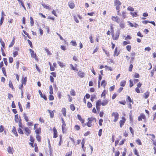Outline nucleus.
Wrapping results in <instances>:
<instances>
[{"instance_id": "dca6fc26", "label": "nucleus", "mask_w": 156, "mask_h": 156, "mask_svg": "<svg viewBox=\"0 0 156 156\" xmlns=\"http://www.w3.org/2000/svg\"><path fill=\"white\" fill-rule=\"evenodd\" d=\"M12 132L16 136H18L17 132L16 131V129L14 126L13 127Z\"/></svg>"}, {"instance_id": "ea45409f", "label": "nucleus", "mask_w": 156, "mask_h": 156, "mask_svg": "<svg viewBox=\"0 0 156 156\" xmlns=\"http://www.w3.org/2000/svg\"><path fill=\"white\" fill-rule=\"evenodd\" d=\"M70 109L72 111H74L75 109V106L73 104H71L70 105Z\"/></svg>"}, {"instance_id": "2f4dec72", "label": "nucleus", "mask_w": 156, "mask_h": 156, "mask_svg": "<svg viewBox=\"0 0 156 156\" xmlns=\"http://www.w3.org/2000/svg\"><path fill=\"white\" fill-rule=\"evenodd\" d=\"M130 14L133 16L136 17V16H138V15L137 13V12H131Z\"/></svg>"}, {"instance_id": "c9c22d12", "label": "nucleus", "mask_w": 156, "mask_h": 156, "mask_svg": "<svg viewBox=\"0 0 156 156\" xmlns=\"http://www.w3.org/2000/svg\"><path fill=\"white\" fill-rule=\"evenodd\" d=\"M126 84V81L123 80L120 83V86L122 87H124Z\"/></svg>"}, {"instance_id": "e433bc0d", "label": "nucleus", "mask_w": 156, "mask_h": 156, "mask_svg": "<svg viewBox=\"0 0 156 156\" xmlns=\"http://www.w3.org/2000/svg\"><path fill=\"white\" fill-rule=\"evenodd\" d=\"M106 85V83L105 80H103L101 83V85L105 87Z\"/></svg>"}, {"instance_id": "5701e85b", "label": "nucleus", "mask_w": 156, "mask_h": 156, "mask_svg": "<svg viewBox=\"0 0 156 156\" xmlns=\"http://www.w3.org/2000/svg\"><path fill=\"white\" fill-rule=\"evenodd\" d=\"M48 111L49 112L50 115V116L52 118L54 116V113L52 111H51L49 110H48Z\"/></svg>"}, {"instance_id": "2eb2a0df", "label": "nucleus", "mask_w": 156, "mask_h": 156, "mask_svg": "<svg viewBox=\"0 0 156 156\" xmlns=\"http://www.w3.org/2000/svg\"><path fill=\"white\" fill-rule=\"evenodd\" d=\"M15 120L16 122H18L20 121V120H21L19 118V115L18 114L15 115Z\"/></svg>"}, {"instance_id": "c756f323", "label": "nucleus", "mask_w": 156, "mask_h": 156, "mask_svg": "<svg viewBox=\"0 0 156 156\" xmlns=\"http://www.w3.org/2000/svg\"><path fill=\"white\" fill-rule=\"evenodd\" d=\"M126 49L129 51H130L131 50V46L130 45H127L126 47Z\"/></svg>"}, {"instance_id": "9d476101", "label": "nucleus", "mask_w": 156, "mask_h": 156, "mask_svg": "<svg viewBox=\"0 0 156 156\" xmlns=\"http://www.w3.org/2000/svg\"><path fill=\"white\" fill-rule=\"evenodd\" d=\"M109 101L108 100L106 99L103 100L101 103V105L103 106L106 105L108 104Z\"/></svg>"}, {"instance_id": "a18cd8bd", "label": "nucleus", "mask_w": 156, "mask_h": 156, "mask_svg": "<svg viewBox=\"0 0 156 156\" xmlns=\"http://www.w3.org/2000/svg\"><path fill=\"white\" fill-rule=\"evenodd\" d=\"M70 94L74 96L75 95V92L74 90H71L70 91Z\"/></svg>"}, {"instance_id": "052dcab7", "label": "nucleus", "mask_w": 156, "mask_h": 156, "mask_svg": "<svg viewBox=\"0 0 156 156\" xmlns=\"http://www.w3.org/2000/svg\"><path fill=\"white\" fill-rule=\"evenodd\" d=\"M27 41L28 42V44L30 45V47L32 48V42L29 39L27 40Z\"/></svg>"}, {"instance_id": "8fccbe9b", "label": "nucleus", "mask_w": 156, "mask_h": 156, "mask_svg": "<svg viewBox=\"0 0 156 156\" xmlns=\"http://www.w3.org/2000/svg\"><path fill=\"white\" fill-rule=\"evenodd\" d=\"M4 20V17H1V20H0V25H2V23H3V22Z\"/></svg>"}, {"instance_id": "412c9836", "label": "nucleus", "mask_w": 156, "mask_h": 156, "mask_svg": "<svg viewBox=\"0 0 156 156\" xmlns=\"http://www.w3.org/2000/svg\"><path fill=\"white\" fill-rule=\"evenodd\" d=\"M114 3L116 5H121V3L118 0H115Z\"/></svg>"}, {"instance_id": "393cba45", "label": "nucleus", "mask_w": 156, "mask_h": 156, "mask_svg": "<svg viewBox=\"0 0 156 156\" xmlns=\"http://www.w3.org/2000/svg\"><path fill=\"white\" fill-rule=\"evenodd\" d=\"M49 153L50 156H51L53 152V150L51 149V145L50 144H49Z\"/></svg>"}, {"instance_id": "e2e57ef3", "label": "nucleus", "mask_w": 156, "mask_h": 156, "mask_svg": "<svg viewBox=\"0 0 156 156\" xmlns=\"http://www.w3.org/2000/svg\"><path fill=\"white\" fill-rule=\"evenodd\" d=\"M122 16L123 19H125L126 17V12L124 11L122 12Z\"/></svg>"}, {"instance_id": "aec40b11", "label": "nucleus", "mask_w": 156, "mask_h": 156, "mask_svg": "<svg viewBox=\"0 0 156 156\" xmlns=\"http://www.w3.org/2000/svg\"><path fill=\"white\" fill-rule=\"evenodd\" d=\"M101 100H98L96 103V107H99L101 105Z\"/></svg>"}, {"instance_id": "a211bd4d", "label": "nucleus", "mask_w": 156, "mask_h": 156, "mask_svg": "<svg viewBox=\"0 0 156 156\" xmlns=\"http://www.w3.org/2000/svg\"><path fill=\"white\" fill-rule=\"evenodd\" d=\"M150 93L148 91H147L144 94L143 96L146 99L148 98L149 95Z\"/></svg>"}, {"instance_id": "49530a36", "label": "nucleus", "mask_w": 156, "mask_h": 156, "mask_svg": "<svg viewBox=\"0 0 156 156\" xmlns=\"http://www.w3.org/2000/svg\"><path fill=\"white\" fill-rule=\"evenodd\" d=\"M117 47H116L115 49V51H114V55L115 56L116 55V56H118V54H117Z\"/></svg>"}, {"instance_id": "680f3d73", "label": "nucleus", "mask_w": 156, "mask_h": 156, "mask_svg": "<svg viewBox=\"0 0 156 156\" xmlns=\"http://www.w3.org/2000/svg\"><path fill=\"white\" fill-rule=\"evenodd\" d=\"M50 81L52 83L54 82V78H53V77L52 76H50Z\"/></svg>"}, {"instance_id": "5fc2aeb1", "label": "nucleus", "mask_w": 156, "mask_h": 156, "mask_svg": "<svg viewBox=\"0 0 156 156\" xmlns=\"http://www.w3.org/2000/svg\"><path fill=\"white\" fill-rule=\"evenodd\" d=\"M14 44V39H13L12 41V42H11V44L9 45V47H12L13 45Z\"/></svg>"}, {"instance_id": "0eeeda50", "label": "nucleus", "mask_w": 156, "mask_h": 156, "mask_svg": "<svg viewBox=\"0 0 156 156\" xmlns=\"http://www.w3.org/2000/svg\"><path fill=\"white\" fill-rule=\"evenodd\" d=\"M24 131L25 133L26 134L27 136H28L31 132L30 130L27 127L25 128Z\"/></svg>"}, {"instance_id": "a19ab883", "label": "nucleus", "mask_w": 156, "mask_h": 156, "mask_svg": "<svg viewBox=\"0 0 156 156\" xmlns=\"http://www.w3.org/2000/svg\"><path fill=\"white\" fill-rule=\"evenodd\" d=\"M127 10L129 11H134V9L131 6H129L127 8Z\"/></svg>"}, {"instance_id": "c85d7f7f", "label": "nucleus", "mask_w": 156, "mask_h": 156, "mask_svg": "<svg viewBox=\"0 0 156 156\" xmlns=\"http://www.w3.org/2000/svg\"><path fill=\"white\" fill-rule=\"evenodd\" d=\"M1 69H2V72H3L4 75L5 76H6L7 75H6V72L5 71V68L4 67H2L1 68Z\"/></svg>"}, {"instance_id": "6ab92c4d", "label": "nucleus", "mask_w": 156, "mask_h": 156, "mask_svg": "<svg viewBox=\"0 0 156 156\" xmlns=\"http://www.w3.org/2000/svg\"><path fill=\"white\" fill-rule=\"evenodd\" d=\"M42 5L43 6V7L44 8L47 9L49 10H50L51 9V7H50V6H49V5H47L44 4H42Z\"/></svg>"}, {"instance_id": "72a5a7b5", "label": "nucleus", "mask_w": 156, "mask_h": 156, "mask_svg": "<svg viewBox=\"0 0 156 156\" xmlns=\"http://www.w3.org/2000/svg\"><path fill=\"white\" fill-rule=\"evenodd\" d=\"M30 23H31V26H33L34 25V22L33 19L32 17H30Z\"/></svg>"}, {"instance_id": "4d7b16f0", "label": "nucleus", "mask_w": 156, "mask_h": 156, "mask_svg": "<svg viewBox=\"0 0 156 156\" xmlns=\"http://www.w3.org/2000/svg\"><path fill=\"white\" fill-rule=\"evenodd\" d=\"M103 122V120L102 119H100L99 121V124L100 126L102 125V122Z\"/></svg>"}, {"instance_id": "79ce46f5", "label": "nucleus", "mask_w": 156, "mask_h": 156, "mask_svg": "<svg viewBox=\"0 0 156 156\" xmlns=\"http://www.w3.org/2000/svg\"><path fill=\"white\" fill-rule=\"evenodd\" d=\"M18 132L19 133H20L21 134H23V133L21 129L20 128H19L18 129Z\"/></svg>"}, {"instance_id": "1a4fd4ad", "label": "nucleus", "mask_w": 156, "mask_h": 156, "mask_svg": "<svg viewBox=\"0 0 156 156\" xmlns=\"http://www.w3.org/2000/svg\"><path fill=\"white\" fill-rule=\"evenodd\" d=\"M30 51V52L31 55L32 57L33 58H35L36 57V54L34 53V51L32 49H29Z\"/></svg>"}, {"instance_id": "bf43d9fd", "label": "nucleus", "mask_w": 156, "mask_h": 156, "mask_svg": "<svg viewBox=\"0 0 156 156\" xmlns=\"http://www.w3.org/2000/svg\"><path fill=\"white\" fill-rule=\"evenodd\" d=\"M133 67V65L132 64H131L129 66V71L130 72H131L132 71Z\"/></svg>"}, {"instance_id": "0e129e2a", "label": "nucleus", "mask_w": 156, "mask_h": 156, "mask_svg": "<svg viewBox=\"0 0 156 156\" xmlns=\"http://www.w3.org/2000/svg\"><path fill=\"white\" fill-rule=\"evenodd\" d=\"M3 61L5 64L7 66V65L8 62H7V60L6 58H3Z\"/></svg>"}, {"instance_id": "f704fd0d", "label": "nucleus", "mask_w": 156, "mask_h": 156, "mask_svg": "<svg viewBox=\"0 0 156 156\" xmlns=\"http://www.w3.org/2000/svg\"><path fill=\"white\" fill-rule=\"evenodd\" d=\"M105 69L106 70H110L112 71V69L111 67L108 66H105Z\"/></svg>"}, {"instance_id": "f257e3e1", "label": "nucleus", "mask_w": 156, "mask_h": 156, "mask_svg": "<svg viewBox=\"0 0 156 156\" xmlns=\"http://www.w3.org/2000/svg\"><path fill=\"white\" fill-rule=\"evenodd\" d=\"M112 116L114 117L115 119L114 120V122H116L119 119L118 113L117 112H113L112 113Z\"/></svg>"}, {"instance_id": "473e14b6", "label": "nucleus", "mask_w": 156, "mask_h": 156, "mask_svg": "<svg viewBox=\"0 0 156 156\" xmlns=\"http://www.w3.org/2000/svg\"><path fill=\"white\" fill-rule=\"evenodd\" d=\"M93 37L92 35H90L89 37V39L90 40V42L91 43H93L94 42V40L93 39Z\"/></svg>"}, {"instance_id": "6e6552de", "label": "nucleus", "mask_w": 156, "mask_h": 156, "mask_svg": "<svg viewBox=\"0 0 156 156\" xmlns=\"http://www.w3.org/2000/svg\"><path fill=\"white\" fill-rule=\"evenodd\" d=\"M8 153L10 154H12L14 150L13 147H9L7 149Z\"/></svg>"}, {"instance_id": "37998d69", "label": "nucleus", "mask_w": 156, "mask_h": 156, "mask_svg": "<svg viewBox=\"0 0 156 156\" xmlns=\"http://www.w3.org/2000/svg\"><path fill=\"white\" fill-rule=\"evenodd\" d=\"M37 135H39L40 132V129H37L35 130Z\"/></svg>"}, {"instance_id": "864d4df0", "label": "nucleus", "mask_w": 156, "mask_h": 156, "mask_svg": "<svg viewBox=\"0 0 156 156\" xmlns=\"http://www.w3.org/2000/svg\"><path fill=\"white\" fill-rule=\"evenodd\" d=\"M129 87H132L133 85V81L131 80H129Z\"/></svg>"}, {"instance_id": "ddd939ff", "label": "nucleus", "mask_w": 156, "mask_h": 156, "mask_svg": "<svg viewBox=\"0 0 156 156\" xmlns=\"http://www.w3.org/2000/svg\"><path fill=\"white\" fill-rule=\"evenodd\" d=\"M57 63L61 68L64 67L66 66L65 64L63 63L62 62H61L59 61H58Z\"/></svg>"}, {"instance_id": "de8ad7c7", "label": "nucleus", "mask_w": 156, "mask_h": 156, "mask_svg": "<svg viewBox=\"0 0 156 156\" xmlns=\"http://www.w3.org/2000/svg\"><path fill=\"white\" fill-rule=\"evenodd\" d=\"M119 25L120 27L122 28H123L124 27V23L123 22H121L120 24Z\"/></svg>"}, {"instance_id": "f03ea898", "label": "nucleus", "mask_w": 156, "mask_h": 156, "mask_svg": "<svg viewBox=\"0 0 156 156\" xmlns=\"http://www.w3.org/2000/svg\"><path fill=\"white\" fill-rule=\"evenodd\" d=\"M120 31H117L116 33L115 36H114V35L112 34V38L113 40H117L118 39L120 34Z\"/></svg>"}, {"instance_id": "774afa93", "label": "nucleus", "mask_w": 156, "mask_h": 156, "mask_svg": "<svg viewBox=\"0 0 156 156\" xmlns=\"http://www.w3.org/2000/svg\"><path fill=\"white\" fill-rule=\"evenodd\" d=\"M72 154V152H68L66 154V156H71V155Z\"/></svg>"}, {"instance_id": "4be33fe9", "label": "nucleus", "mask_w": 156, "mask_h": 156, "mask_svg": "<svg viewBox=\"0 0 156 156\" xmlns=\"http://www.w3.org/2000/svg\"><path fill=\"white\" fill-rule=\"evenodd\" d=\"M78 119L82 123L84 122V120L81 118V116L79 115H77Z\"/></svg>"}, {"instance_id": "cd10ccee", "label": "nucleus", "mask_w": 156, "mask_h": 156, "mask_svg": "<svg viewBox=\"0 0 156 156\" xmlns=\"http://www.w3.org/2000/svg\"><path fill=\"white\" fill-rule=\"evenodd\" d=\"M23 116L24 117V118L26 122H28L29 120L28 119V116L26 115L25 113H24L23 115Z\"/></svg>"}, {"instance_id": "603ef678", "label": "nucleus", "mask_w": 156, "mask_h": 156, "mask_svg": "<svg viewBox=\"0 0 156 156\" xmlns=\"http://www.w3.org/2000/svg\"><path fill=\"white\" fill-rule=\"evenodd\" d=\"M30 103L29 102H28L26 105V108H28V109H30Z\"/></svg>"}, {"instance_id": "7ed1b4c3", "label": "nucleus", "mask_w": 156, "mask_h": 156, "mask_svg": "<svg viewBox=\"0 0 156 156\" xmlns=\"http://www.w3.org/2000/svg\"><path fill=\"white\" fill-rule=\"evenodd\" d=\"M19 50V48L17 47H16L14 48V50L13 51V54L14 57H16L18 54V51Z\"/></svg>"}, {"instance_id": "a878e982", "label": "nucleus", "mask_w": 156, "mask_h": 156, "mask_svg": "<svg viewBox=\"0 0 156 156\" xmlns=\"http://www.w3.org/2000/svg\"><path fill=\"white\" fill-rule=\"evenodd\" d=\"M49 93L50 94H53V89L51 85H50L49 86Z\"/></svg>"}, {"instance_id": "13d9d810", "label": "nucleus", "mask_w": 156, "mask_h": 156, "mask_svg": "<svg viewBox=\"0 0 156 156\" xmlns=\"http://www.w3.org/2000/svg\"><path fill=\"white\" fill-rule=\"evenodd\" d=\"M87 106L88 108H90L92 107V105L90 102H88L87 104Z\"/></svg>"}, {"instance_id": "c03bdc74", "label": "nucleus", "mask_w": 156, "mask_h": 156, "mask_svg": "<svg viewBox=\"0 0 156 156\" xmlns=\"http://www.w3.org/2000/svg\"><path fill=\"white\" fill-rule=\"evenodd\" d=\"M54 99V97L53 95L51 94L49 95V100L50 101H52Z\"/></svg>"}, {"instance_id": "b1692460", "label": "nucleus", "mask_w": 156, "mask_h": 156, "mask_svg": "<svg viewBox=\"0 0 156 156\" xmlns=\"http://www.w3.org/2000/svg\"><path fill=\"white\" fill-rule=\"evenodd\" d=\"M62 113L63 115L65 116H66V109L65 108H63L62 109Z\"/></svg>"}, {"instance_id": "3c124183", "label": "nucleus", "mask_w": 156, "mask_h": 156, "mask_svg": "<svg viewBox=\"0 0 156 156\" xmlns=\"http://www.w3.org/2000/svg\"><path fill=\"white\" fill-rule=\"evenodd\" d=\"M71 43H72V44L73 46H76L77 45L76 42L75 41H72Z\"/></svg>"}, {"instance_id": "bb28decb", "label": "nucleus", "mask_w": 156, "mask_h": 156, "mask_svg": "<svg viewBox=\"0 0 156 156\" xmlns=\"http://www.w3.org/2000/svg\"><path fill=\"white\" fill-rule=\"evenodd\" d=\"M44 50L48 55H51V53L50 51L48 49L45 48Z\"/></svg>"}, {"instance_id": "9b49d317", "label": "nucleus", "mask_w": 156, "mask_h": 156, "mask_svg": "<svg viewBox=\"0 0 156 156\" xmlns=\"http://www.w3.org/2000/svg\"><path fill=\"white\" fill-rule=\"evenodd\" d=\"M53 131L54 132L53 137L55 138H56L57 137V132L55 127L53 128Z\"/></svg>"}, {"instance_id": "09e8293b", "label": "nucleus", "mask_w": 156, "mask_h": 156, "mask_svg": "<svg viewBox=\"0 0 156 156\" xmlns=\"http://www.w3.org/2000/svg\"><path fill=\"white\" fill-rule=\"evenodd\" d=\"M92 122L89 121L86 125H87L89 127H90L92 126Z\"/></svg>"}, {"instance_id": "4468645a", "label": "nucleus", "mask_w": 156, "mask_h": 156, "mask_svg": "<svg viewBox=\"0 0 156 156\" xmlns=\"http://www.w3.org/2000/svg\"><path fill=\"white\" fill-rule=\"evenodd\" d=\"M69 5L70 8L71 9H73L75 7L74 3L72 1H70L69 2Z\"/></svg>"}, {"instance_id": "338daca9", "label": "nucleus", "mask_w": 156, "mask_h": 156, "mask_svg": "<svg viewBox=\"0 0 156 156\" xmlns=\"http://www.w3.org/2000/svg\"><path fill=\"white\" fill-rule=\"evenodd\" d=\"M9 86L12 89H13V85H12V83L11 81H9Z\"/></svg>"}, {"instance_id": "7c9ffc66", "label": "nucleus", "mask_w": 156, "mask_h": 156, "mask_svg": "<svg viewBox=\"0 0 156 156\" xmlns=\"http://www.w3.org/2000/svg\"><path fill=\"white\" fill-rule=\"evenodd\" d=\"M27 80V77H25L24 79L22 81V84H26Z\"/></svg>"}, {"instance_id": "20e7f679", "label": "nucleus", "mask_w": 156, "mask_h": 156, "mask_svg": "<svg viewBox=\"0 0 156 156\" xmlns=\"http://www.w3.org/2000/svg\"><path fill=\"white\" fill-rule=\"evenodd\" d=\"M112 19L114 21L118 23H119L120 22L119 18L117 16H112Z\"/></svg>"}, {"instance_id": "f8f14e48", "label": "nucleus", "mask_w": 156, "mask_h": 156, "mask_svg": "<svg viewBox=\"0 0 156 156\" xmlns=\"http://www.w3.org/2000/svg\"><path fill=\"white\" fill-rule=\"evenodd\" d=\"M38 92L39 93V94H40L41 97V98H43L45 100H47V98L44 95H43V94H42L41 91L40 90H39Z\"/></svg>"}, {"instance_id": "39448f33", "label": "nucleus", "mask_w": 156, "mask_h": 156, "mask_svg": "<svg viewBox=\"0 0 156 156\" xmlns=\"http://www.w3.org/2000/svg\"><path fill=\"white\" fill-rule=\"evenodd\" d=\"M77 74L78 76L80 78H82L84 77L85 75V73L81 71H79L78 72Z\"/></svg>"}, {"instance_id": "69168bd1", "label": "nucleus", "mask_w": 156, "mask_h": 156, "mask_svg": "<svg viewBox=\"0 0 156 156\" xmlns=\"http://www.w3.org/2000/svg\"><path fill=\"white\" fill-rule=\"evenodd\" d=\"M9 61L10 63H12L13 61V58L12 57H10L9 58Z\"/></svg>"}, {"instance_id": "f3484780", "label": "nucleus", "mask_w": 156, "mask_h": 156, "mask_svg": "<svg viewBox=\"0 0 156 156\" xmlns=\"http://www.w3.org/2000/svg\"><path fill=\"white\" fill-rule=\"evenodd\" d=\"M88 119L89 121L91 122L92 121H94L95 122H96V119L94 117H91L90 118H88Z\"/></svg>"}, {"instance_id": "58836bf2", "label": "nucleus", "mask_w": 156, "mask_h": 156, "mask_svg": "<svg viewBox=\"0 0 156 156\" xmlns=\"http://www.w3.org/2000/svg\"><path fill=\"white\" fill-rule=\"evenodd\" d=\"M36 138L37 140L39 142L41 141V137L39 135H37L36 136Z\"/></svg>"}, {"instance_id": "4c0bfd02", "label": "nucleus", "mask_w": 156, "mask_h": 156, "mask_svg": "<svg viewBox=\"0 0 156 156\" xmlns=\"http://www.w3.org/2000/svg\"><path fill=\"white\" fill-rule=\"evenodd\" d=\"M136 142L139 145H140L142 144L141 142L140 139H138L136 140Z\"/></svg>"}, {"instance_id": "423d86ee", "label": "nucleus", "mask_w": 156, "mask_h": 156, "mask_svg": "<svg viewBox=\"0 0 156 156\" xmlns=\"http://www.w3.org/2000/svg\"><path fill=\"white\" fill-rule=\"evenodd\" d=\"M122 120H121L119 122V123L120 124V126L121 128L122 126L124 125V123L125 121V118L124 117H122Z\"/></svg>"}, {"instance_id": "6e6d98bb", "label": "nucleus", "mask_w": 156, "mask_h": 156, "mask_svg": "<svg viewBox=\"0 0 156 156\" xmlns=\"http://www.w3.org/2000/svg\"><path fill=\"white\" fill-rule=\"evenodd\" d=\"M4 129L2 125H1L0 126V132L2 133L4 130Z\"/></svg>"}]
</instances>
